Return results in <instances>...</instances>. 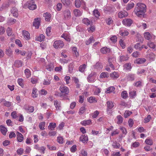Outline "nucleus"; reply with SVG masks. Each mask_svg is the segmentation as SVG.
Here are the masks:
<instances>
[{"instance_id": "obj_1", "label": "nucleus", "mask_w": 156, "mask_h": 156, "mask_svg": "<svg viewBox=\"0 0 156 156\" xmlns=\"http://www.w3.org/2000/svg\"><path fill=\"white\" fill-rule=\"evenodd\" d=\"M147 6L146 5L141 3H137L133 12L138 17L144 18L146 16Z\"/></svg>"}, {"instance_id": "obj_2", "label": "nucleus", "mask_w": 156, "mask_h": 156, "mask_svg": "<svg viewBox=\"0 0 156 156\" xmlns=\"http://www.w3.org/2000/svg\"><path fill=\"white\" fill-rule=\"evenodd\" d=\"M28 8L31 10H34L37 8V5L34 3V2L33 0H30L27 1L26 4Z\"/></svg>"}, {"instance_id": "obj_3", "label": "nucleus", "mask_w": 156, "mask_h": 156, "mask_svg": "<svg viewBox=\"0 0 156 156\" xmlns=\"http://www.w3.org/2000/svg\"><path fill=\"white\" fill-rule=\"evenodd\" d=\"M64 45L63 42L61 40H57L55 41L53 46L54 48L57 49L62 48Z\"/></svg>"}, {"instance_id": "obj_4", "label": "nucleus", "mask_w": 156, "mask_h": 156, "mask_svg": "<svg viewBox=\"0 0 156 156\" xmlns=\"http://www.w3.org/2000/svg\"><path fill=\"white\" fill-rule=\"evenodd\" d=\"M60 90L62 94H63L64 95V97H66L69 93V90L68 88L65 86L64 85L61 86L59 87Z\"/></svg>"}, {"instance_id": "obj_5", "label": "nucleus", "mask_w": 156, "mask_h": 156, "mask_svg": "<svg viewBox=\"0 0 156 156\" xmlns=\"http://www.w3.org/2000/svg\"><path fill=\"white\" fill-rule=\"evenodd\" d=\"M96 73L94 72H92L87 77L88 81L90 82H93L94 81L95 77L96 76Z\"/></svg>"}, {"instance_id": "obj_6", "label": "nucleus", "mask_w": 156, "mask_h": 156, "mask_svg": "<svg viewBox=\"0 0 156 156\" xmlns=\"http://www.w3.org/2000/svg\"><path fill=\"white\" fill-rule=\"evenodd\" d=\"M88 140V138L87 135H82L80 137V141L82 142L85 144Z\"/></svg>"}, {"instance_id": "obj_7", "label": "nucleus", "mask_w": 156, "mask_h": 156, "mask_svg": "<svg viewBox=\"0 0 156 156\" xmlns=\"http://www.w3.org/2000/svg\"><path fill=\"white\" fill-rule=\"evenodd\" d=\"M128 15V12L125 11H122L119 12L118 13V17L122 19L124 17H126Z\"/></svg>"}, {"instance_id": "obj_8", "label": "nucleus", "mask_w": 156, "mask_h": 156, "mask_svg": "<svg viewBox=\"0 0 156 156\" xmlns=\"http://www.w3.org/2000/svg\"><path fill=\"white\" fill-rule=\"evenodd\" d=\"M40 21L41 19L39 18H35L33 23V25L36 28H38L40 25Z\"/></svg>"}, {"instance_id": "obj_9", "label": "nucleus", "mask_w": 156, "mask_h": 156, "mask_svg": "<svg viewBox=\"0 0 156 156\" xmlns=\"http://www.w3.org/2000/svg\"><path fill=\"white\" fill-rule=\"evenodd\" d=\"M126 78L128 81H133L135 80V75L132 73H129L126 75Z\"/></svg>"}, {"instance_id": "obj_10", "label": "nucleus", "mask_w": 156, "mask_h": 156, "mask_svg": "<svg viewBox=\"0 0 156 156\" xmlns=\"http://www.w3.org/2000/svg\"><path fill=\"white\" fill-rule=\"evenodd\" d=\"M123 23L125 25L129 27L133 23V21L130 19H125L122 21Z\"/></svg>"}, {"instance_id": "obj_11", "label": "nucleus", "mask_w": 156, "mask_h": 156, "mask_svg": "<svg viewBox=\"0 0 156 156\" xmlns=\"http://www.w3.org/2000/svg\"><path fill=\"white\" fill-rule=\"evenodd\" d=\"M70 11L68 9L65 10L64 12V17L66 19H69L71 17Z\"/></svg>"}, {"instance_id": "obj_12", "label": "nucleus", "mask_w": 156, "mask_h": 156, "mask_svg": "<svg viewBox=\"0 0 156 156\" xmlns=\"http://www.w3.org/2000/svg\"><path fill=\"white\" fill-rule=\"evenodd\" d=\"M100 51L102 54H106L109 53L110 51V50L106 47H104L101 48Z\"/></svg>"}, {"instance_id": "obj_13", "label": "nucleus", "mask_w": 156, "mask_h": 156, "mask_svg": "<svg viewBox=\"0 0 156 156\" xmlns=\"http://www.w3.org/2000/svg\"><path fill=\"white\" fill-rule=\"evenodd\" d=\"M110 77L113 80H116L119 78V74L118 72L114 71L112 73L110 74Z\"/></svg>"}, {"instance_id": "obj_14", "label": "nucleus", "mask_w": 156, "mask_h": 156, "mask_svg": "<svg viewBox=\"0 0 156 156\" xmlns=\"http://www.w3.org/2000/svg\"><path fill=\"white\" fill-rule=\"evenodd\" d=\"M146 61V59L144 58H139L136 59L135 62L137 64H140L144 63Z\"/></svg>"}, {"instance_id": "obj_15", "label": "nucleus", "mask_w": 156, "mask_h": 156, "mask_svg": "<svg viewBox=\"0 0 156 156\" xmlns=\"http://www.w3.org/2000/svg\"><path fill=\"white\" fill-rule=\"evenodd\" d=\"M91 124L92 122L91 119L84 120L80 122V124L83 126H86L87 125H89Z\"/></svg>"}, {"instance_id": "obj_16", "label": "nucleus", "mask_w": 156, "mask_h": 156, "mask_svg": "<svg viewBox=\"0 0 156 156\" xmlns=\"http://www.w3.org/2000/svg\"><path fill=\"white\" fill-rule=\"evenodd\" d=\"M54 105L57 110H60L61 109V106L60 101L55 100L54 101Z\"/></svg>"}, {"instance_id": "obj_17", "label": "nucleus", "mask_w": 156, "mask_h": 156, "mask_svg": "<svg viewBox=\"0 0 156 156\" xmlns=\"http://www.w3.org/2000/svg\"><path fill=\"white\" fill-rule=\"evenodd\" d=\"M11 12L14 16L17 17L18 16L17 9L15 7L12 8L11 10Z\"/></svg>"}, {"instance_id": "obj_18", "label": "nucleus", "mask_w": 156, "mask_h": 156, "mask_svg": "<svg viewBox=\"0 0 156 156\" xmlns=\"http://www.w3.org/2000/svg\"><path fill=\"white\" fill-rule=\"evenodd\" d=\"M23 34L24 38L27 40H29L30 39V34L28 31L23 30Z\"/></svg>"}, {"instance_id": "obj_19", "label": "nucleus", "mask_w": 156, "mask_h": 156, "mask_svg": "<svg viewBox=\"0 0 156 156\" xmlns=\"http://www.w3.org/2000/svg\"><path fill=\"white\" fill-rule=\"evenodd\" d=\"M115 8L112 6H108L105 7L104 10L105 11L113 12L114 11Z\"/></svg>"}, {"instance_id": "obj_20", "label": "nucleus", "mask_w": 156, "mask_h": 156, "mask_svg": "<svg viewBox=\"0 0 156 156\" xmlns=\"http://www.w3.org/2000/svg\"><path fill=\"white\" fill-rule=\"evenodd\" d=\"M22 64L23 62L21 61L16 60L14 62V66L16 67L19 68L22 66Z\"/></svg>"}, {"instance_id": "obj_21", "label": "nucleus", "mask_w": 156, "mask_h": 156, "mask_svg": "<svg viewBox=\"0 0 156 156\" xmlns=\"http://www.w3.org/2000/svg\"><path fill=\"white\" fill-rule=\"evenodd\" d=\"M17 139L18 141L20 142H22L23 140V136L22 134L21 133L18 132L17 133Z\"/></svg>"}, {"instance_id": "obj_22", "label": "nucleus", "mask_w": 156, "mask_h": 156, "mask_svg": "<svg viewBox=\"0 0 156 156\" xmlns=\"http://www.w3.org/2000/svg\"><path fill=\"white\" fill-rule=\"evenodd\" d=\"M0 130L1 132L4 135L6 134L7 131V129L2 125L0 126Z\"/></svg>"}, {"instance_id": "obj_23", "label": "nucleus", "mask_w": 156, "mask_h": 156, "mask_svg": "<svg viewBox=\"0 0 156 156\" xmlns=\"http://www.w3.org/2000/svg\"><path fill=\"white\" fill-rule=\"evenodd\" d=\"M107 111L108 110V109H111L114 106L112 102L111 101H108L107 102Z\"/></svg>"}, {"instance_id": "obj_24", "label": "nucleus", "mask_w": 156, "mask_h": 156, "mask_svg": "<svg viewBox=\"0 0 156 156\" xmlns=\"http://www.w3.org/2000/svg\"><path fill=\"white\" fill-rule=\"evenodd\" d=\"M123 67L126 70L130 71L132 68L131 65L130 63H128L125 64Z\"/></svg>"}, {"instance_id": "obj_25", "label": "nucleus", "mask_w": 156, "mask_h": 156, "mask_svg": "<svg viewBox=\"0 0 156 156\" xmlns=\"http://www.w3.org/2000/svg\"><path fill=\"white\" fill-rule=\"evenodd\" d=\"M83 22L87 25L92 24V22L90 21L87 18H85L82 20Z\"/></svg>"}, {"instance_id": "obj_26", "label": "nucleus", "mask_w": 156, "mask_h": 156, "mask_svg": "<svg viewBox=\"0 0 156 156\" xmlns=\"http://www.w3.org/2000/svg\"><path fill=\"white\" fill-rule=\"evenodd\" d=\"M129 58V57L127 55H122L120 56L119 60L120 62H122L128 60Z\"/></svg>"}, {"instance_id": "obj_27", "label": "nucleus", "mask_w": 156, "mask_h": 156, "mask_svg": "<svg viewBox=\"0 0 156 156\" xmlns=\"http://www.w3.org/2000/svg\"><path fill=\"white\" fill-rule=\"evenodd\" d=\"M56 126V124L55 123L51 122L49 123L48 127L49 129L53 130L54 129Z\"/></svg>"}, {"instance_id": "obj_28", "label": "nucleus", "mask_w": 156, "mask_h": 156, "mask_svg": "<svg viewBox=\"0 0 156 156\" xmlns=\"http://www.w3.org/2000/svg\"><path fill=\"white\" fill-rule=\"evenodd\" d=\"M115 88L114 87H111L107 89L106 92L107 93H110L112 92L115 93Z\"/></svg>"}, {"instance_id": "obj_29", "label": "nucleus", "mask_w": 156, "mask_h": 156, "mask_svg": "<svg viewBox=\"0 0 156 156\" xmlns=\"http://www.w3.org/2000/svg\"><path fill=\"white\" fill-rule=\"evenodd\" d=\"M45 38V36L43 34H41L40 36L37 37L36 38V40L41 42L43 41Z\"/></svg>"}, {"instance_id": "obj_30", "label": "nucleus", "mask_w": 156, "mask_h": 156, "mask_svg": "<svg viewBox=\"0 0 156 156\" xmlns=\"http://www.w3.org/2000/svg\"><path fill=\"white\" fill-rule=\"evenodd\" d=\"M44 16L45 17V20L46 21H50L51 17V15L50 13H44Z\"/></svg>"}, {"instance_id": "obj_31", "label": "nucleus", "mask_w": 156, "mask_h": 156, "mask_svg": "<svg viewBox=\"0 0 156 156\" xmlns=\"http://www.w3.org/2000/svg\"><path fill=\"white\" fill-rule=\"evenodd\" d=\"M37 89L35 87H34L33 88L32 95L34 98H35L37 97Z\"/></svg>"}, {"instance_id": "obj_32", "label": "nucleus", "mask_w": 156, "mask_h": 156, "mask_svg": "<svg viewBox=\"0 0 156 156\" xmlns=\"http://www.w3.org/2000/svg\"><path fill=\"white\" fill-rule=\"evenodd\" d=\"M134 4L133 2H130L127 5L126 9L127 10H129L134 7Z\"/></svg>"}, {"instance_id": "obj_33", "label": "nucleus", "mask_w": 156, "mask_h": 156, "mask_svg": "<svg viewBox=\"0 0 156 156\" xmlns=\"http://www.w3.org/2000/svg\"><path fill=\"white\" fill-rule=\"evenodd\" d=\"M108 74L107 72H103L101 74L100 76V77L101 78H108Z\"/></svg>"}, {"instance_id": "obj_34", "label": "nucleus", "mask_w": 156, "mask_h": 156, "mask_svg": "<svg viewBox=\"0 0 156 156\" xmlns=\"http://www.w3.org/2000/svg\"><path fill=\"white\" fill-rule=\"evenodd\" d=\"M86 110L85 106V105H83L80 109V111L79 112V113L80 115H81L85 112Z\"/></svg>"}, {"instance_id": "obj_35", "label": "nucleus", "mask_w": 156, "mask_h": 156, "mask_svg": "<svg viewBox=\"0 0 156 156\" xmlns=\"http://www.w3.org/2000/svg\"><path fill=\"white\" fill-rule=\"evenodd\" d=\"M102 66L101 63L97 62L94 66V68L97 69H101L102 68Z\"/></svg>"}, {"instance_id": "obj_36", "label": "nucleus", "mask_w": 156, "mask_h": 156, "mask_svg": "<svg viewBox=\"0 0 156 156\" xmlns=\"http://www.w3.org/2000/svg\"><path fill=\"white\" fill-rule=\"evenodd\" d=\"M86 65L85 64H83L82 65L80 66L79 67V71L82 72H84L86 68Z\"/></svg>"}, {"instance_id": "obj_37", "label": "nucleus", "mask_w": 156, "mask_h": 156, "mask_svg": "<svg viewBox=\"0 0 156 156\" xmlns=\"http://www.w3.org/2000/svg\"><path fill=\"white\" fill-rule=\"evenodd\" d=\"M129 95L131 98H134L136 96V92L135 90L131 91L129 93Z\"/></svg>"}, {"instance_id": "obj_38", "label": "nucleus", "mask_w": 156, "mask_h": 156, "mask_svg": "<svg viewBox=\"0 0 156 156\" xmlns=\"http://www.w3.org/2000/svg\"><path fill=\"white\" fill-rule=\"evenodd\" d=\"M145 142L146 144L150 145H152L153 144L152 140L151 138L147 139L145 140Z\"/></svg>"}, {"instance_id": "obj_39", "label": "nucleus", "mask_w": 156, "mask_h": 156, "mask_svg": "<svg viewBox=\"0 0 156 156\" xmlns=\"http://www.w3.org/2000/svg\"><path fill=\"white\" fill-rule=\"evenodd\" d=\"M112 146L113 147L116 149L119 148L120 147V145L119 143H117L116 141L113 142L112 144Z\"/></svg>"}, {"instance_id": "obj_40", "label": "nucleus", "mask_w": 156, "mask_h": 156, "mask_svg": "<svg viewBox=\"0 0 156 156\" xmlns=\"http://www.w3.org/2000/svg\"><path fill=\"white\" fill-rule=\"evenodd\" d=\"M142 82L141 81H138L135 82L133 83V85L136 87H141L142 86Z\"/></svg>"}, {"instance_id": "obj_41", "label": "nucleus", "mask_w": 156, "mask_h": 156, "mask_svg": "<svg viewBox=\"0 0 156 156\" xmlns=\"http://www.w3.org/2000/svg\"><path fill=\"white\" fill-rule=\"evenodd\" d=\"M16 22V20L15 19L10 18L8 19L7 23H8L12 24L15 23Z\"/></svg>"}, {"instance_id": "obj_42", "label": "nucleus", "mask_w": 156, "mask_h": 156, "mask_svg": "<svg viewBox=\"0 0 156 156\" xmlns=\"http://www.w3.org/2000/svg\"><path fill=\"white\" fill-rule=\"evenodd\" d=\"M88 101L90 103H96L97 101L96 100L95 98L93 97H90L89 99L87 98Z\"/></svg>"}, {"instance_id": "obj_43", "label": "nucleus", "mask_w": 156, "mask_h": 156, "mask_svg": "<svg viewBox=\"0 0 156 156\" xmlns=\"http://www.w3.org/2000/svg\"><path fill=\"white\" fill-rule=\"evenodd\" d=\"M144 37L145 39L149 40L151 38V35L149 32H146L144 33Z\"/></svg>"}, {"instance_id": "obj_44", "label": "nucleus", "mask_w": 156, "mask_h": 156, "mask_svg": "<svg viewBox=\"0 0 156 156\" xmlns=\"http://www.w3.org/2000/svg\"><path fill=\"white\" fill-rule=\"evenodd\" d=\"M25 73L27 78H29L30 76V70L28 69H25L24 71Z\"/></svg>"}, {"instance_id": "obj_45", "label": "nucleus", "mask_w": 156, "mask_h": 156, "mask_svg": "<svg viewBox=\"0 0 156 156\" xmlns=\"http://www.w3.org/2000/svg\"><path fill=\"white\" fill-rule=\"evenodd\" d=\"M45 123L44 122H41L39 123V127L41 130H42L44 129L45 128H44V126H45Z\"/></svg>"}, {"instance_id": "obj_46", "label": "nucleus", "mask_w": 156, "mask_h": 156, "mask_svg": "<svg viewBox=\"0 0 156 156\" xmlns=\"http://www.w3.org/2000/svg\"><path fill=\"white\" fill-rule=\"evenodd\" d=\"M1 101H5V103H4V106H5L9 107L11 106V102H10L9 101H6L4 99H2V100Z\"/></svg>"}, {"instance_id": "obj_47", "label": "nucleus", "mask_w": 156, "mask_h": 156, "mask_svg": "<svg viewBox=\"0 0 156 156\" xmlns=\"http://www.w3.org/2000/svg\"><path fill=\"white\" fill-rule=\"evenodd\" d=\"M94 40L93 39V36H91L89 39L86 41V44L87 45H88L91 43L92 42H94Z\"/></svg>"}, {"instance_id": "obj_48", "label": "nucleus", "mask_w": 156, "mask_h": 156, "mask_svg": "<svg viewBox=\"0 0 156 156\" xmlns=\"http://www.w3.org/2000/svg\"><path fill=\"white\" fill-rule=\"evenodd\" d=\"M72 50L73 51L74 55L77 57L78 55V52L77 51V48L75 47H73L72 48Z\"/></svg>"}, {"instance_id": "obj_49", "label": "nucleus", "mask_w": 156, "mask_h": 156, "mask_svg": "<svg viewBox=\"0 0 156 156\" xmlns=\"http://www.w3.org/2000/svg\"><path fill=\"white\" fill-rule=\"evenodd\" d=\"M61 2L65 6L69 5L70 3L69 0H61Z\"/></svg>"}, {"instance_id": "obj_50", "label": "nucleus", "mask_w": 156, "mask_h": 156, "mask_svg": "<svg viewBox=\"0 0 156 156\" xmlns=\"http://www.w3.org/2000/svg\"><path fill=\"white\" fill-rule=\"evenodd\" d=\"M46 67V69L50 71L52 70L54 68L53 65L51 64H50L47 65Z\"/></svg>"}, {"instance_id": "obj_51", "label": "nucleus", "mask_w": 156, "mask_h": 156, "mask_svg": "<svg viewBox=\"0 0 156 156\" xmlns=\"http://www.w3.org/2000/svg\"><path fill=\"white\" fill-rule=\"evenodd\" d=\"M118 121L117 122L118 124H120L123 121V118L120 115H119L117 117Z\"/></svg>"}, {"instance_id": "obj_52", "label": "nucleus", "mask_w": 156, "mask_h": 156, "mask_svg": "<svg viewBox=\"0 0 156 156\" xmlns=\"http://www.w3.org/2000/svg\"><path fill=\"white\" fill-rule=\"evenodd\" d=\"M87 153L84 149H82L81 151L79 156H87Z\"/></svg>"}, {"instance_id": "obj_53", "label": "nucleus", "mask_w": 156, "mask_h": 156, "mask_svg": "<svg viewBox=\"0 0 156 156\" xmlns=\"http://www.w3.org/2000/svg\"><path fill=\"white\" fill-rule=\"evenodd\" d=\"M12 51L11 49L9 47L8 48L6 49L5 51L6 54L9 56H10L12 55Z\"/></svg>"}, {"instance_id": "obj_54", "label": "nucleus", "mask_w": 156, "mask_h": 156, "mask_svg": "<svg viewBox=\"0 0 156 156\" xmlns=\"http://www.w3.org/2000/svg\"><path fill=\"white\" fill-rule=\"evenodd\" d=\"M51 27H48L46 30V34L47 36H50L51 35Z\"/></svg>"}, {"instance_id": "obj_55", "label": "nucleus", "mask_w": 156, "mask_h": 156, "mask_svg": "<svg viewBox=\"0 0 156 156\" xmlns=\"http://www.w3.org/2000/svg\"><path fill=\"white\" fill-rule=\"evenodd\" d=\"M147 45L151 48H152L153 49L155 48L156 47V45L154 44V43L151 42H149L148 43Z\"/></svg>"}, {"instance_id": "obj_56", "label": "nucleus", "mask_w": 156, "mask_h": 156, "mask_svg": "<svg viewBox=\"0 0 156 156\" xmlns=\"http://www.w3.org/2000/svg\"><path fill=\"white\" fill-rule=\"evenodd\" d=\"M50 80L51 79L49 78V79H46V80H44L43 83V84L44 85H47L50 84Z\"/></svg>"}, {"instance_id": "obj_57", "label": "nucleus", "mask_w": 156, "mask_h": 156, "mask_svg": "<svg viewBox=\"0 0 156 156\" xmlns=\"http://www.w3.org/2000/svg\"><path fill=\"white\" fill-rule=\"evenodd\" d=\"M122 97L123 99H126L128 97V94L126 91H124L122 93Z\"/></svg>"}, {"instance_id": "obj_58", "label": "nucleus", "mask_w": 156, "mask_h": 156, "mask_svg": "<svg viewBox=\"0 0 156 156\" xmlns=\"http://www.w3.org/2000/svg\"><path fill=\"white\" fill-rule=\"evenodd\" d=\"M132 112L128 111H125L124 114V116L125 118H127L129 115L132 114Z\"/></svg>"}, {"instance_id": "obj_59", "label": "nucleus", "mask_w": 156, "mask_h": 156, "mask_svg": "<svg viewBox=\"0 0 156 156\" xmlns=\"http://www.w3.org/2000/svg\"><path fill=\"white\" fill-rule=\"evenodd\" d=\"M120 34L122 36H125L129 34L128 32L126 30H125L124 32H120Z\"/></svg>"}, {"instance_id": "obj_60", "label": "nucleus", "mask_w": 156, "mask_h": 156, "mask_svg": "<svg viewBox=\"0 0 156 156\" xmlns=\"http://www.w3.org/2000/svg\"><path fill=\"white\" fill-rule=\"evenodd\" d=\"M93 14L95 16L97 17H98L100 16V13L99 11L98 10H94L93 11Z\"/></svg>"}, {"instance_id": "obj_61", "label": "nucleus", "mask_w": 156, "mask_h": 156, "mask_svg": "<svg viewBox=\"0 0 156 156\" xmlns=\"http://www.w3.org/2000/svg\"><path fill=\"white\" fill-rule=\"evenodd\" d=\"M9 4L8 2H5L4 3L2 6L4 9H6L9 7Z\"/></svg>"}, {"instance_id": "obj_62", "label": "nucleus", "mask_w": 156, "mask_h": 156, "mask_svg": "<svg viewBox=\"0 0 156 156\" xmlns=\"http://www.w3.org/2000/svg\"><path fill=\"white\" fill-rule=\"evenodd\" d=\"M10 144V141L8 140H5L2 142V144L5 147L7 146Z\"/></svg>"}, {"instance_id": "obj_63", "label": "nucleus", "mask_w": 156, "mask_h": 156, "mask_svg": "<svg viewBox=\"0 0 156 156\" xmlns=\"http://www.w3.org/2000/svg\"><path fill=\"white\" fill-rule=\"evenodd\" d=\"M57 142L60 144H62L63 143V139L62 137H58Z\"/></svg>"}, {"instance_id": "obj_64", "label": "nucleus", "mask_w": 156, "mask_h": 156, "mask_svg": "<svg viewBox=\"0 0 156 156\" xmlns=\"http://www.w3.org/2000/svg\"><path fill=\"white\" fill-rule=\"evenodd\" d=\"M7 35L9 36H11L12 34V31L11 29L9 27H8L6 30Z\"/></svg>"}]
</instances>
